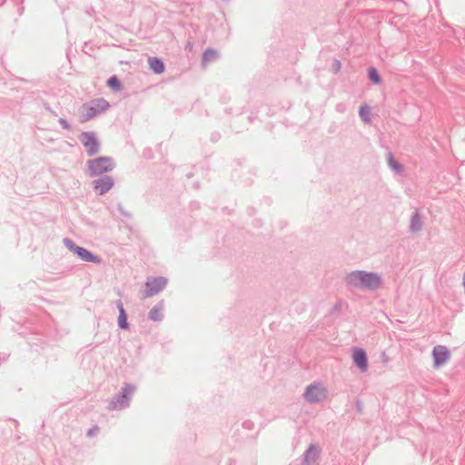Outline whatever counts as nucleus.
<instances>
[{
  "instance_id": "f257e3e1",
  "label": "nucleus",
  "mask_w": 465,
  "mask_h": 465,
  "mask_svg": "<svg viewBox=\"0 0 465 465\" xmlns=\"http://www.w3.org/2000/svg\"><path fill=\"white\" fill-rule=\"evenodd\" d=\"M345 282L351 288L376 292L382 287L383 279L380 273L375 272L355 270L346 275Z\"/></svg>"
},
{
  "instance_id": "f03ea898",
  "label": "nucleus",
  "mask_w": 465,
  "mask_h": 465,
  "mask_svg": "<svg viewBox=\"0 0 465 465\" xmlns=\"http://www.w3.org/2000/svg\"><path fill=\"white\" fill-rule=\"evenodd\" d=\"M109 107V103L104 98H97L84 104L79 108L80 122H87L99 115Z\"/></svg>"
},
{
  "instance_id": "7ed1b4c3",
  "label": "nucleus",
  "mask_w": 465,
  "mask_h": 465,
  "mask_svg": "<svg viewBox=\"0 0 465 465\" xmlns=\"http://www.w3.org/2000/svg\"><path fill=\"white\" fill-rule=\"evenodd\" d=\"M88 174L92 177L103 175L115 167L114 159L109 156H101L86 162Z\"/></svg>"
},
{
  "instance_id": "20e7f679",
  "label": "nucleus",
  "mask_w": 465,
  "mask_h": 465,
  "mask_svg": "<svg viewBox=\"0 0 465 465\" xmlns=\"http://www.w3.org/2000/svg\"><path fill=\"white\" fill-rule=\"evenodd\" d=\"M135 391V387L132 384H125L119 394H117L109 402V410H124L130 405L131 398Z\"/></svg>"
},
{
  "instance_id": "39448f33",
  "label": "nucleus",
  "mask_w": 465,
  "mask_h": 465,
  "mask_svg": "<svg viewBox=\"0 0 465 465\" xmlns=\"http://www.w3.org/2000/svg\"><path fill=\"white\" fill-rule=\"evenodd\" d=\"M63 242L64 246L82 261L93 262L95 264H98L102 262V259L99 256L92 253L84 247L76 245L71 239L64 238Z\"/></svg>"
},
{
  "instance_id": "423d86ee",
  "label": "nucleus",
  "mask_w": 465,
  "mask_h": 465,
  "mask_svg": "<svg viewBox=\"0 0 465 465\" xmlns=\"http://www.w3.org/2000/svg\"><path fill=\"white\" fill-rule=\"evenodd\" d=\"M79 140L84 147L87 155L93 156L99 153L100 143L94 132H83L79 136Z\"/></svg>"
},
{
  "instance_id": "0eeeda50",
  "label": "nucleus",
  "mask_w": 465,
  "mask_h": 465,
  "mask_svg": "<svg viewBox=\"0 0 465 465\" xmlns=\"http://www.w3.org/2000/svg\"><path fill=\"white\" fill-rule=\"evenodd\" d=\"M303 396L308 402L318 403L326 398L327 391L322 384L312 383L306 388Z\"/></svg>"
},
{
  "instance_id": "6e6552de",
  "label": "nucleus",
  "mask_w": 465,
  "mask_h": 465,
  "mask_svg": "<svg viewBox=\"0 0 465 465\" xmlns=\"http://www.w3.org/2000/svg\"><path fill=\"white\" fill-rule=\"evenodd\" d=\"M167 284V279L162 276L148 278L145 282L146 290L143 298L152 297L163 291Z\"/></svg>"
},
{
  "instance_id": "1a4fd4ad",
  "label": "nucleus",
  "mask_w": 465,
  "mask_h": 465,
  "mask_svg": "<svg viewBox=\"0 0 465 465\" xmlns=\"http://www.w3.org/2000/svg\"><path fill=\"white\" fill-rule=\"evenodd\" d=\"M93 188L98 195L108 193L114 185V180L110 175H102L93 181Z\"/></svg>"
},
{
  "instance_id": "9d476101",
  "label": "nucleus",
  "mask_w": 465,
  "mask_h": 465,
  "mask_svg": "<svg viewBox=\"0 0 465 465\" xmlns=\"http://www.w3.org/2000/svg\"><path fill=\"white\" fill-rule=\"evenodd\" d=\"M433 366L439 368L447 363L450 358V352L447 347L443 345H437L432 350Z\"/></svg>"
},
{
  "instance_id": "9b49d317",
  "label": "nucleus",
  "mask_w": 465,
  "mask_h": 465,
  "mask_svg": "<svg viewBox=\"0 0 465 465\" xmlns=\"http://www.w3.org/2000/svg\"><path fill=\"white\" fill-rule=\"evenodd\" d=\"M352 360L354 364L361 372L368 370V359L365 351L361 348H354L352 350Z\"/></svg>"
},
{
  "instance_id": "f8f14e48",
  "label": "nucleus",
  "mask_w": 465,
  "mask_h": 465,
  "mask_svg": "<svg viewBox=\"0 0 465 465\" xmlns=\"http://www.w3.org/2000/svg\"><path fill=\"white\" fill-rule=\"evenodd\" d=\"M320 449L318 446L312 444L303 454L304 465H314L320 456Z\"/></svg>"
},
{
  "instance_id": "ddd939ff",
  "label": "nucleus",
  "mask_w": 465,
  "mask_h": 465,
  "mask_svg": "<svg viewBox=\"0 0 465 465\" xmlns=\"http://www.w3.org/2000/svg\"><path fill=\"white\" fill-rule=\"evenodd\" d=\"M163 308H164L163 302V301L159 302L157 304H155L151 309V311L148 313V318L153 322H161L163 319Z\"/></svg>"
},
{
  "instance_id": "4468645a",
  "label": "nucleus",
  "mask_w": 465,
  "mask_h": 465,
  "mask_svg": "<svg viewBox=\"0 0 465 465\" xmlns=\"http://www.w3.org/2000/svg\"><path fill=\"white\" fill-rule=\"evenodd\" d=\"M422 226H423L422 219H421L418 210H416L413 213V214L411 215L409 230L411 232L416 233V232H419L420 231H421Z\"/></svg>"
},
{
  "instance_id": "2eb2a0df",
  "label": "nucleus",
  "mask_w": 465,
  "mask_h": 465,
  "mask_svg": "<svg viewBox=\"0 0 465 465\" xmlns=\"http://www.w3.org/2000/svg\"><path fill=\"white\" fill-rule=\"evenodd\" d=\"M115 305L119 311L118 326L120 329L126 330L129 327L127 322V315L124 308L122 301L118 300L115 302Z\"/></svg>"
},
{
  "instance_id": "dca6fc26",
  "label": "nucleus",
  "mask_w": 465,
  "mask_h": 465,
  "mask_svg": "<svg viewBox=\"0 0 465 465\" xmlns=\"http://www.w3.org/2000/svg\"><path fill=\"white\" fill-rule=\"evenodd\" d=\"M149 66L152 71L155 74H162L164 71V64L163 61L157 57H149L148 59Z\"/></svg>"
},
{
  "instance_id": "f3484780",
  "label": "nucleus",
  "mask_w": 465,
  "mask_h": 465,
  "mask_svg": "<svg viewBox=\"0 0 465 465\" xmlns=\"http://www.w3.org/2000/svg\"><path fill=\"white\" fill-rule=\"evenodd\" d=\"M388 164L396 173H401L403 171V166L394 159L391 153L388 154Z\"/></svg>"
},
{
  "instance_id": "a211bd4d",
  "label": "nucleus",
  "mask_w": 465,
  "mask_h": 465,
  "mask_svg": "<svg viewBox=\"0 0 465 465\" xmlns=\"http://www.w3.org/2000/svg\"><path fill=\"white\" fill-rule=\"evenodd\" d=\"M217 57H218V53L215 50L207 49L204 51V53L203 54V62L208 63V62L217 59Z\"/></svg>"
},
{
  "instance_id": "6ab92c4d",
  "label": "nucleus",
  "mask_w": 465,
  "mask_h": 465,
  "mask_svg": "<svg viewBox=\"0 0 465 465\" xmlns=\"http://www.w3.org/2000/svg\"><path fill=\"white\" fill-rule=\"evenodd\" d=\"M368 76H369L370 80L374 84H380L381 81V78L379 74L378 70L374 67H371L368 70Z\"/></svg>"
},
{
  "instance_id": "aec40b11",
  "label": "nucleus",
  "mask_w": 465,
  "mask_h": 465,
  "mask_svg": "<svg viewBox=\"0 0 465 465\" xmlns=\"http://www.w3.org/2000/svg\"><path fill=\"white\" fill-rule=\"evenodd\" d=\"M371 108L368 105H362L360 108L359 114L361 120L365 123L370 122Z\"/></svg>"
},
{
  "instance_id": "412c9836",
  "label": "nucleus",
  "mask_w": 465,
  "mask_h": 465,
  "mask_svg": "<svg viewBox=\"0 0 465 465\" xmlns=\"http://www.w3.org/2000/svg\"><path fill=\"white\" fill-rule=\"evenodd\" d=\"M107 84L114 90H119L121 87V83L115 75H113L108 79Z\"/></svg>"
},
{
  "instance_id": "4be33fe9",
  "label": "nucleus",
  "mask_w": 465,
  "mask_h": 465,
  "mask_svg": "<svg viewBox=\"0 0 465 465\" xmlns=\"http://www.w3.org/2000/svg\"><path fill=\"white\" fill-rule=\"evenodd\" d=\"M58 122L64 129H66V130L71 129V125L68 124V122L64 118H59Z\"/></svg>"
},
{
  "instance_id": "5701e85b",
  "label": "nucleus",
  "mask_w": 465,
  "mask_h": 465,
  "mask_svg": "<svg viewBox=\"0 0 465 465\" xmlns=\"http://www.w3.org/2000/svg\"><path fill=\"white\" fill-rule=\"evenodd\" d=\"M332 66H333V70H334L335 73L339 72L340 69H341V62L339 60L335 59L333 61Z\"/></svg>"
},
{
  "instance_id": "b1692460",
  "label": "nucleus",
  "mask_w": 465,
  "mask_h": 465,
  "mask_svg": "<svg viewBox=\"0 0 465 465\" xmlns=\"http://www.w3.org/2000/svg\"><path fill=\"white\" fill-rule=\"evenodd\" d=\"M96 430H98V429H97V428L90 429V430L87 431V435H88L89 437H91V436H93V435H94V434H95Z\"/></svg>"
},
{
  "instance_id": "393cba45",
  "label": "nucleus",
  "mask_w": 465,
  "mask_h": 465,
  "mask_svg": "<svg viewBox=\"0 0 465 465\" xmlns=\"http://www.w3.org/2000/svg\"><path fill=\"white\" fill-rule=\"evenodd\" d=\"M118 209L120 210V212L125 215V216H129V214L127 213H125V211L123 210V206L122 204H118Z\"/></svg>"
},
{
  "instance_id": "a878e982",
  "label": "nucleus",
  "mask_w": 465,
  "mask_h": 465,
  "mask_svg": "<svg viewBox=\"0 0 465 465\" xmlns=\"http://www.w3.org/2000/svg\"><path fill=\"white\" fill-rule=\"evenodd\" d=\"M337 110H338V111H342L341 105H338V106H337Z\"/></svg>"
}]
</instances>
